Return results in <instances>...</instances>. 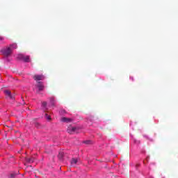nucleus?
<instances>
[{"instance_id": "nucleus-12", "label": "nucleus", "mask_w": 178, "mask_h": 178, "mask_svg": "<svg viewBox=\"0 0 178 178\" xmlns=\"http://www.w3.org/2000/svg\"><path fill=\"white\" fill-rule=\"evenodd\" d=\"M9 48H10L11 50L16 49V48H17V44H16V43L10 44Z\"/></svg>"}, {"instance_id": "nucleus-10", "label": "nucleus", "mask_w": 178, "mask_h": 178, "mask_svg": "<svg viewBox=\"0 0 178 178\" xmlns=\"http://www.w3.org/2000/svg\"><path fill=\"white\" fill-rule=\"evenodd\" d=\"M42 106L44 109V111L48 110V104H47V102H43L42 103Z\"/></svg>"}, {"instance_id": "nucleus-2", "label": "nucleus", "mask_w": 178, "mask_h": 178, "mask_svg": "<svg viewBox=\"0 0 178 178\" xmlns=\"http://www.w3.org/2000/svg\"><path fill=\"white\" fill-rule=\"evenodd\" d=\"M17 59L19 60H24V62L29 63L30 62V56H25L24 54H19L17 56Z\"/></svg>"}, {"instance_id": "nucleus-6", "label": "nucleus", "mask_w": 178, "mask_h": 178, "mask_svg": "<svg viewBox=\"0 0 178 178\" xmlns=\"http://www.w3.org/2000/svg\"><path fill=\"white\" fill-rule=\"evenodd\" d=\"M72 121V119L67 118L66 117H63L61 118V122H63L64 123H70Z\"/></svg>"}, {"instance_id": "nucleus-17", "label": "nucleus", "mask_w": 178, "mask_h": 178, "mask_svg": "<svg viewBox=\"0 0 178 178\" xmlns=\"http://www.w3.org/2000/svg\"><path fill=\"white\" fill-rule=\"evenodd\" d=\"M3 40H5V38L2 36H0V42H3Z\"/></svg>"}, {"instance_id": "nucleus-8", "label": "nucleus", "mask_w": 178, "mask_h": 178, "mask_svg": "<svg viewBox=\"0 0 178 178\" xmlns=\"http://www.w3.org/2000/svg\"><path fill=\"white\" fill-rule=\"evenodd\" d=\"M79 163V159H74L73 158L72 160H71V165L72 166H76V165H77V163Z\"/></svg>"}, {"instance_id": "nucleus-11", "label": "nucleus", "mask_w": 178, "mask_h": 178, "mask_svg": "<svg viewBox=\"0 0 178 178\" xmlns=\"http://www.w3.org/2000/svg\"><path fill=\"white\" fill-rule=\"evenodd\" d=\"M34 161H35L34 157H31V159H29V158H26V161L28 163H33V162H34Z\"/></svg>"}, {"instance_id": "nucleus-14", "label": "nucleus", "mask_w": 178, "mask_h": 178, "mask_svg": "<svg viewBox=\"0 0 178 178\" xmlns=\"http://www.w3.org/2000/svg\"><path fill=\"white\" fill-rule=\"evenodd\" d=\"M15 176H16V175L15 173H11L8 176V178H15Z\"/></svg>"}, {"instance_id": "nucleus-20", "label": "nucleus", "mask_w": 178, "mask_h": 178, "mask_svg": "<svg viewBox=\"0 0 178 178\" xmlns=\"http://www.w3.org/2000/svg\"><path fill=\"white\" fill-rule=\"evenodd\" d=\"M130 79L132 80V81L134 80V79H133V77H130Z\"/></svg>"}, {"instance_id": "nucleus-4", "label": "nucleus", "mask_w": 178, "mask_h": 178, "mask_svg": "<svg viewBox=\"0 0 178 178\" xmlns=\"http://www.w3.org/2000/svg\"><path fill=\"white\" fill-rule=\"evenodd\" d=\"M33 79L35 81H40V80H44L45 76L42 74H35L34 75Z\"/></svg>"}, {"instance_id": "nucleus-15", "label": "nucleus", "mask_w": 178, "mask_h": 178, "mask_svg": "<svg viewBox=\"0 0 178 178\" xmlns=\"http://www.w3.org/2000/svg\"><path fill=\"white\" fill-rule=\"evenodd\" d=\"M133 141H134V143H135V144H140V140H137L133 138Z\"/></svg>"}, {"instance_id": "nucleus-16", "label": "nucleus", "mask_w": 178, "mask_h": 178, "mask_svg": "<svg viewBox=\"0 0 178 178\" xmlns=\"http://www.w3.org/2000/svg\"><path fill=\"white\" fill-rule=\"evenodd\" d=\"M46 118L47 119V120H51V117L49 115H48V114H45Z\"/></svg>"}, {"instance_id": "nucleus-7", "label": "nucleus", "mask_w": 178, "mask_h": 178, "mask_svg": "<svg viewBox=\"0 0 178 178\" xmlns=\"http://www.w3.org/2000/svg\"><path fill=\"white\" fill-rule=\"evenodd\" d=\"M37 87L39 91H42V90H44V84H42V82H38L37 84Z\"/></svg>"}, {"instance_id": "nucleus-18", "label": "nucleus", "mask_w": 178, "mask_h": 178, "mask_svg": "<svg viewBox=\"0 0 178 178\" xmlns=\"http://www.w3.org/2000/svg\"><path fill=\"white\" fill-rule=\"evenodd\" d=\"M85 144H91V140H86Z\"/></svg>"}, {"instance_id": "nucleus-19", "label": "nucleus", "mask_w": 178, "mask_h": 178, "mask_svg": "<svg viewBox=\"0 0 178 178\" xmlns=\"http://www.w3.org/2000/svg\"><path fill=\"white\" fill-rule=\"evenodd\" d=\"M65 113V111H61L60 112V113Z\"/></svg>"}, {"instance_id": "nucleus-3", "label": "nucleus", "mask_w": 178, "mask_h": 178, "mask_svg": "<svg viewBox=\"0 0 178 178\" xmlns=\"http://www.w3.org/2000/svg\"><path fill=\"white\" fill-rule=\"evenodd\" d=\"M67 133L70 134H74V133H77V128L74 127L70 126L67 129Z\"/></svg>"}, {"instance_id": "nucleus-1", "label": "nucleus", "mask_w": 178, "mask_h": 178, "mask_svg": "<svg viewBox=\"0 0 178 178\" xmlns=\"http://www.w3.org/2000/svg\"><path fill=\"white\" fill-rule=\"evenodd\" d=\"M1 52L4 56L8 58V56L12 54V49H10V47L3 48L1 49Z\"/></svg>"}, {"instance_id": "nucleus-9", "label": "nucleus", "mask_w": 178, "mask_h": 178, "mask_svg": "<svg viewBox=\"0 0 178 178\" xmlns=\"http://www.w3.org/2000/svg\"><path fill=\"white\" fill-rule=\"evenodd\" d=\"M49 104H51V106H55V97H51L49 98Z\"/></svg>"}, {"instance_id": "nucleus-5", "label": "nucleus", "mask_w": 178, "mask_h": 178, "mask_svg": "<svg viewBox=\"0 0 178 178\" xmlns=\"http://www.w3.org/2000/svg\"><path fill=\"white\" fill-rule=\"evenodd\" d=\"M4 94L6 95L7 98H10V99H13V96L9 90H5Z\"/></svg>"}, {"instance_id": "nucleus-13", "label": "nucleus", "mask_w": 178, "mask_h": 178, "mask_svg": "<svg viewBox=\"0 0 178 178\" xmlns=\"http://www.w3.org/2000/svg\"><path fill=\"white\" fill-rule=\"evenodd\" d=\"M58 158L60 159H62V158H63V152H60L58 154Z\"/></svg>"}]
</instances>
